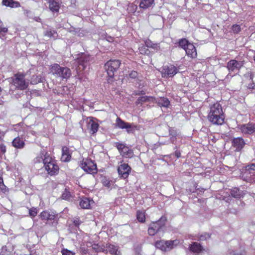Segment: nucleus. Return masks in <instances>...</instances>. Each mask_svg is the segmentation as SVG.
Returning <instances> with one entry per match:
<instances>
[{
	"label": "nucleus",
	"mask_w": 255,
	"mask_h": 255,
	"mask_svg": "<svg viewBox=\"0 0 255 255\" xmlns=\"http://www.w3.org/2000/svg\"><path fill=\"white\" fill-rule=\"evenodd\" d=\"M231 143L236 152L241 151L246 145L245 140L241 137L233 138L232 139Z\"/></svg>",
	"instance_id": "15"
},
{
	"label": "nucleus",
	"mask_w": 255,
	"mask_h": 255,
	"mask_svg": "<svg viewBox=\"0 0 255 255\" xmlns=\"http://www.w3.org/2000/svg\"><path fill=\"white\" fill-rule=\"evenodd\" d=\"M145 94V92L142 90V91H137L135 93V95H143Z\"/></svg>",
	"instance_id": "52"
},
{
	"label": "nucleus",
	"mask_w": 255,
	"mask_h": 255,
	"mask_svg": "<svg viewBox=\"0 0 255 255\" xmlns=\"http://www.w3.org/2000/svg\"><path fill=\"white\" fill-rule=\"evenodd\" d=\"M44 35L49 38L53 37L55 39L57 37L58 34L55 30L49 29L45 31Z\"/></svg>",
	"instance_id": "33"
},
{
	"label": "nucleus",
	"mask_w": 255,
	"mask_h": 255,
	"mask_svg": "<svg viewBox=\"0 0 255 255\" xmlns=\"http://www.w3.org/2000/svg\"><path fill=\"white\" fill-rule=\"evenodd\" d=\"M2 4L10 8H18L21 6L18 1H14L13 0H2Z\"/></svg>",
	"instance_id": "26"
},
{
	"label": "nucleus",
	"mask_w": 255,
	"mask_h": 255,
	"mask_svg": "<svg viewBox=\"0 0 255 255\" xmlns=\"http://www.w3.org/2000/svg\"><path fill=\"white\" fill-rule=\"evenodd\" d=\"M207 119L214 125L222 126L225 123V115L219 102L210 105Z\"/></svg>",
	"instance_id": "1"
},
{
	"label": "nucleus",
	"mask_w": 255,
	"mask_h": 255,
	"mask_svg": "<svg viewBox=\"0 0 255 255\" xmlns=\"http://www.w3.org/2000/svg\"><path fill=\"white\" fill-rule=\"evenodd\" d=\"M50 154L45 150H41L40 153L37 155V156L33 159V162L34 164L43 163L44 164V159L46 157V155H50Z\"/></svg>",
	"instance_id": "22"
},
{
	"label": "nucleus",
	"mask_w": 255,
	"mask_h": 255,
	"mask_svg": "<svg viewBox=\"0 0 255 255\" xmlns=\"http://www.w3.org/2000/svg\"><path fill=\"white\" fill-rule=\"evenodd\" d=\"M140 54L142 55H149L150 51L148 49V47L145 45H142L138 48Z\"/></svg>",
	"instance_id": "35"
},
{
	"label": "nucleus",
	"mask_w": 255,
	"mask_h": 255,
	"mask_svg": "<svg viewBox=\"0 0 255 255\" xmlns=\"http://www.w3.org/2000/svg\"><path fill=\"white\" fill-rule=\"evenodd\" d=\"M179 242V241L177 240L173 241L160 240L157 241L155 243V246L162 251H166L173 249L174 246L177 245Z\"/></svg>",
	"instance_id": "8"
},
{
	"label": "nucleus",
	"mask_w": 255,
	"mask_h": 255,
	"mask_svg": "<svg viewBox=\"0 0 255 255\" xmlns=\"http://www.w3.org/2000/svg\"><path fill=\"white\" fill-rule=\"evenodd\" d=\"M102 183L104 186L108 188H109L111 185L110 181L107 179H105V180H103Z\"/></svg>",
	"instance_id": "48"
},
{
	"label": "nucleus",
	"mask_w": 255,
	"mask_h": 255,
	"mask_svg": "<svg viewBox=\"0 0 255 255\" xmlns=\"http://www.w3.org/2000/svg\"><path fill=\"white\" fill-rule=\"evenodd\" d=\"M25 74L22 72H18L14 74L10 78V83L14 86L16 89L23 91L26 90L29 86L28 82L26 81Z\"/></svg>",
	"instance_id": "4"
},
{
	"label": "nucleus",
	"mask_w": 255,
	"mask_h": 255,
	"mask_svg": "<svg viewBox=\"0 0 255 255\" xmlns=\"http://www.w3.org/2000/svg\"><path fill=\"white\" fill-rule=\"evenodd\" d=\"M136 219L140 223H144L145 222V215L144 212L139 210L136 212Z\"/></svg>",
	"instance_id": "34"
},
{
	"label": "nucleus",
	"mask_w": 255,
	"mask_h": 255,
	"mask_svg": "<svg viewBox=\"0 0 255 255\" xmlns=\"http://www.w3.org/2000/svg\"><path fill=\"white\" fill-rule=\"evenodd\" d=\"M43 167L50 176H55L59 173V167L54 156L51 154L46 155L44 159Z\"/></svg>",
	"instance_id": "3"
},
{
	"label": "nucleus",
	"mask_w": 255,
	"mask_h": 255,
	"mask_svg": "<svg viewBox=\"0 0 255 255\" xmlns=\"http://www.w3.org/2000/svg\"><path fill=\"white\" fill-rule=\"evenodd\" d=\"M169 135L171 136V138L176 137L177 136V132L173 129H170L169 130Z\"/></svg>",
	"instance_id": "50"
},
{
	"label": "nucleus",
	"mask_w": 255,
	"mask_h": 255,
	"mask_svg": "<svg viewBox=\"0 0 255 255\" xmlns=\"http://www.w3.org/2000/svg\"><path fill=\"white\" fill-rule=\"evenodd\" d=\"M167 218L165 216H162L156 221L151 222L148 226L147 234L149 236H154L158 233L163 231L165 228Z\"/></svg>",
	"instance_id": "2"
},
{
	"label": "nucleus",
	"mask_w": 255,
	"mask_h": 255,
	"mask_svg": "<svg viewBox=\"0 0 255 255\" xmlns=\"http://www.w3.org/2000/svg\"><path fill=\"white\" fill-rule=\"evenodd\" d=\"M240 129L243 133L252 134L255 132V124L249 123L242 125L240 126Z\"/></svg>",
	"instance_id": "17"
},
{
	"label": "nucleus",
	"mask_w": 255,
	"mask_h": 255,
	"mask_svg": "<svg viewBox=\"0 0 255 255\" xmlns=\"http://www.w3.org/2000/svg\"><path fill=\"white\" fill-rule=\"evenodd\" d=\"M72 222L74 226L77 228H79L80 225L82 223L79 217H75V218L73 219Z\"/></svg>",
	"instance_id": "43"
},
{
	"label": "nucleus",
	"mask_w": 255,
	"mask_h": 255,
	"mask_svg": "<svg viewBox=\"0 0 255 255\" xmlns=\"http://www.w3.org/2000/svg\"><path fill=\"white\" fill-rule=\"evenodd\" d=\"M244 65L243 61H237L235 59L230 60L227 64V68L228 71L234 72L239 70Z\"/></svg>",
	"instance_id": "16"
},
{
	"label": "nucleus",
	"mask_w": 255,
	"mask_h": 255,
	"mask_svg": "<svg viewBox=\"0 0 255 255\" xmlns=\"http://www.w3.org/2000/svg\"><path fill=\"white\" fill-rule=\"evenodd\" d=\"M156 103L160 107H168L170 102L167 98L160 97L156 101Z\"/></svg>",
	"instance_id": "28"
},
{
	"label": "nucleus",
	"mask_w": 255,
	"mask_h": 255,
	"mask_svg": "<svg viewBox=\"0 0 255 255\" xmlns=\"http://www.w3.org/2000/svg\"><path fill=\"white\" fill-rule=\"evenodd\" d=\"M61 253L62 255H75L74 252L65 248L62 249Z\"/></svg>",
	"instance_id": "44"
},
{
	"label": "nucleus",
	"mask_w": 255,
	"mask_h": 255,
	"mask_svg": "<svg viewBox=\"0 0 255 255\" xmlns=\"http://www.w3.org/2000/svg\"><path fill=\"white\" fill-rule=\"evenodd\" d=\"M8 31V29L6 27L3 26L2 21L0 19V37L4 36L5 34Z\"/></svg>",
	"instance_id": "36"
},
{
	"label": "nucleus",
	"mask_w": 255,
	"mask_h": 255,
	"mask_svg": "<svg viewBox=\"0 0 255 255\" xmlns=\"http://www.w3.org/2000/svg\"><path fill=\"white\" fill-rule=\"evenodd\" d=\"M231 194H232V195L233 196L235 197H238V195H237L235 194V192H234V191H232Z\"/></svg>",
	"instance_id": "54"
},
{
	"label": "nucleus",
	"mask_w": 255,
	"mask_h": 255,
	"mask_svg": "<svg viewBox=\"0 0 255 255\" xmlns=\"http://www.w3.org/2000/svg\"><path fill=\"white\" fill-rule=\"evenodd\" d=\"M106 248L107 250H105V253L109 252L112 255H122V253L119 251V247L118 246L107 244Z\"/></svg>",
	"instance_id": "20"
},
{
	"label": "nucleus",
	"mask_w": 255,
	"mask_h": 255,
	"mask_svg": "<svg viewBox=\"0 0 255 255\" xmlns=\"http://www.w3.org/2000/svg\"><path fill=\"white\" fill-rule=\"evenodd\" d=\"M174 154H175V156L177 157V158H179L181 156V153L178 150H176L175 151V153H174Z\"/></svg>",
	"instance_id": "53"
},
{
	"label": "nucleus",
	"mask_w": 255,
	"mask_h": 255,
	"mask_svg": "<svg viewBox=\"0 0 255 255\" xmlns=\"http://www.w3.org/2000/svg\"><path fill=\"white\" fill-rule=\"evenodd\" d=\"M211 238V235L209 233H204L199 237V240L204 241Z\"/></svg>",
	"instance_id": "46"
},
{
	"label": "nucleus",
	"mask_w": 255,
	"mask_h": 255,
	"mask_svg": "<svg viewBox=\"0 0 255 255\" xmlns=\"http://www.w3.org/2000/svg\"><path fill=\"white\" fill-rule=\"evenodd\" d=\"M178 72L176 67L172 64L163 66L161 72L162 77H172Z\"/></svg>",
	"instance_id": "12"
},
{
	"label": "nucleus",
	"mask_w": 255,
	"mask_h": 255,
	"mask_svg": "<svg viewBox=\"0 0 255 255\" xmlns=\"http://www.w3.org/2000/svg\"><path fill=\"white\" fill-rule=\"evenodd\" d=\"M250 78L252 80V82L248 85V88L252 92H255V82L253 81L254 75L252 73L250 74Z\"/></svg>",
	"instance_id": "40"
},
{
	"label": "nucleus",
	"mask_w": 255,
	"mask_h": 255,
	"mask_svg": "<svg viewBox=\"0 0 255 255\" xmlns=\"http://www.w3.org/2000/svg\"><path fill=\"white\" fill-rule=\"evenodd\" d=\"M49 3V8L53 12H57L59 10L60 5L58 2L55 0H47Z\"/></svg>",
	"instance_id": "27"
},
{
	"label": "nucleus",
	"mask_w": 255,
	"mask_h": 255,
	"mask_svg": "<svg viewBox=\"0 0 255 255\" xmlns=\"http://www.w3.org/2000/svg\"><path fill=\"white\" fill-rule=\"evenodd\" d=\"M145 45L149 48L157 49L159 46L157 44L153 43L151 40H147L145 41Z\"/></svg>",
	"instance_id": "39"
},
{
	"label": "nucleus",
	"mask_w": 255,
	"mask_h": 255,
	"mask_svg": "<svg viewBox=\"0 0 255 255\" xmlns=\"http://www.w3.org/2000/svg\"><path fill=\"white\" fill-rule=\"evenodd\" d=\"M121 65V61L117 59H111L108 61L104 65V69L110 78H113L115 73L118 70Z\"/></svg>",
	"instance_id": "6"
},
{
	"label": "nucleus",
	"mask_w": 255,
	"mask_h": 255,
	"mask_svg": "<svg viewBox=\"0 0 255 255\" xmlns=\"http://www.w3.org/2000/svg\"><path fill=\"white\" fill-rule=\"evenodd\" d=\"M116 127L121 129H127L128 132L129 133L131 131L130 128L137 129V126L130 124L128 123L125 122L120 117H118L116 120Z\"/></svg>",
	"instance_id": "14"
},
{
	"label": "nucleus",
	"mask_w": 255,
	"mask_h": 255,
	"mask_svg": "<svg viewBox=\"0 0 255 255\" xmlns=\"http://www.w3.org/2000/svg\"><path fill=\"white\" fill-rule=\"evenodd\" d=\"M71 157L72 152L69 148L66 146H62L61 160L62 162H68L70 161Z\"/></svg>",
	"instance_id": "18"
},
{
	"label": "nucleus",
	"mask_w": 255,
	"mask_h": 255,
	"mask_svg": "<svg viewBox=\"0 0 255 255\" xmlns=\"http://www.w3.org/2000/svg\"><path fill=\"white\" fill-rule=\"evenodd\" d=\"M255 171V164L252 163L245 167V173H253L252 171Z\"/></svg>",
	"instance_id": "38"
},
{
	"label": "nucleus",
	"mask_w": 255,
	"mask_h": 255,
	"mask_svg": "<svg viewBox=\"0 0 255 255\" xmlns=\"http://www.w3.org/2000/svg\"><path fill=\"white\" fill-rule=\"evenodd\" d=\"M37 210L36 208L32 207L29 209V214L32 217H35L37 214Z\"/></svg>",
	"instance_id": "45"
},
{
	"label": "nucleus",
	"mask_w": 255,
	"mask_h": 255,
	"mask_svg": "<svg viewBox=\"0 0 255 255\" xmlns=\"http://www.w3.org/2000/svg\"><path fill=\"white\" fill-rule=\"evenodd\" d=\"M191 44V43L188 40L184 38L180 39L178 41L179 46L184 50L186 49V47H188L189 44Z\"/></svg>",
	"instance_id": "31"
},
{
	"label": "nucleus",
	"mask_w": 255,
	"mask_h": 255,
	"mask_svg": "<svg viewBox=\"0 0 255 255\" xmlns=\"http://www.w3.org/2000/svg\"><path fill=\"white\" fill-rule=\"evenodd\" d=\"M94 201L92 199L83 197L80 199L79 205L82 208L88 209L90 208L91 204Z\"/></svg>",
	"instance_id": "24"
},
{
	"label": "nucleus",
	"mask_w": 255,
	"mask_h": 255,
	"mask_svg": "<svg viewBox=\"0 0 255 255\" xmlns=\"http://www.w3.org/2000/svg\"><path fill=\"white\" fill-rule=\"evenodd\" d=\"M131 170V168L128 164L124 163L120 164L118 168L119 177L124 179H128Z\"/></svg>",
	"instance_id": "11"
},
{
	"label": "nucleus",
	"mask_w": 255,
	"mask_h": 255,
	"mask_svg": "<svg viewBox=\"0 0 255 255\" xmlns=\"http://www.w3.org/2000/svg\"><path fill=\"white\" fill-rule=\"evenodd\" d=\"M154 0H141L139 3L140 8L146 9L150 7L154 3Z\"/></svg>",
	"instance_id": "29"
},
{
	"label": "nucleus",
	"mask_w": 255,
	"mask_h": 255,
	"mask_svg": "<svg viewBox=\"0 0 255 255\" xmlns=\"http://www.w3.org/2000/svg\"><path fill=\"white\" fill-rule=\"evenodd\" d=\"M189 250L195 254H200L203 253L204 249L201 245L197 242L192 243L189 247Z\"/></svg>",
	"instance_id": "23"
},
{
	"label": "nucleus",
	"mask_w": 255,
	"mask_h": 255,
	"mask_svg": "<svg viewBox=\"0 0 255 255\" xmlns=\"http://www.w3.org/2000/svg\"><path fill=\"white\" fill-rule=\"evenodd\" d=\"M71 197L70 193L65 190L62 195V198L64 200H69Z\"/></svg>",
	"instance_id": "47"
},
{
	"label": "nucleus",
	"mask_w": 255,
	"mask_h": 255,
	"mask_svg": "<svg viewBox=\"0 0 255 255\" xmlns=\"http://www.w3.org/2000/svg\"><path fill=\"white\" fill-rule=\"evenodd\" d=\"M92 249L97 253H105V250L101 248L98 244H94L92 245Z\"/></svg>",
	"instance_id": "42"
},
{
	"label": "nucleus",
	"mask_w": 255,
	"mask_h": 255,
	"mask_svg": "<svg viewBox=\"0 0 255 255\" xmlns=\"http://www.w3.org/2000/svg\"><path fill=\"white\" fill-rule=\"evenodd\" d=\"M0 190L3 193L8 191V188L4 184L3 180L1 176H0Z\"/></svg>",
	"instance_id": "37"
},
{
	"label": "nucleus",
	"mask_w": 255,
	"mask_h": 255,
	"mask_svg": "<svg viewBox=\"0 0 255 255\" xmlns=\"http://www.w3.org/2000/svg\"><path fill=\"white\" fill-rule=\"evenodd\" d=\"M116 147L118 149L121 155L126 158H131L133 155V150L127 146L125 144L120 143H116Z\"/></svg>",
	"instance_id": "10"
},
{
	"label": "nucleus",
	"mask_w": 255,
	"mask_h": 255,
	"mask_svg": "<svg viewBox=\"0 0 255 255\" xmlns=\"http://www.w3.org/2000/svg\"><path fill=\"white\" fill-rule=\"evenodd\" d=\"M129 77L135 79L138 76V73L136 71H132L129 74Z\"/></svg>",
	"instance_id": "49"
},
{
	"label": "nucleus",
	"mask_w": 255,
	"mask_h": 255,
	"mask_svg": "<svg viewBox=\"0 0 255 255\" xmlns=\"http://www.w3.org/2000/svg\"><path fill=\"white\" fill-rule=\"evenodd\" d=\"M57 215L55 211L44 210L40 213L39 217L42 221L48 222L54 221Z\"/></svg>",
	"instance_id": "13"
},
{
	"label": "nucleus",
	"mask_w": 255,
	"mask_h": 255,
	"mask_svg": "<svg viewBox=\"0 0 255 255\" xmlns=\"http://www.w3.org/2000/svg\"><path fill=\"white\" fill-rule=\"evenodd\" d=\"M231 29L234 34H238L241 31V26L239 24H233L232 26Z\"/></svg>",
	"instance_id": "41"
},
{
	"label": "nucleus",
	"mask_w": 255,
	"mask_h": 255,
	"mask_svg": "<svg viewBox=\"0 0 255 255\" xmlns=\"http://www.w3.org/2000/svg\"><path fill=\"white\" fill-rule=\"evenodd\" d=\"M51 72L62 79H68L71 76V71L67 67H61L58 64H54L51 66Z\"/></svg>",
	"instance_id": "5"
},
{
	"label": "nucleus",
	"mask_w": 255,
	"mask_h": 255,
	"mask_svg": "<svg viewBox=\"0 0 255 255\" xmlns=\"http://www.w3.org/2000/svg\"><path fill=\"white\" fill-rule=\"evenodd\" d=\"M43 82V78L41 75H33L30 78V84L35 85Z\"/></svg>",
	"instance_id": "30"
},
{
	"label": "nucleus",
	"mask_w": 255,
	"mask_h": 255,
	"mask_svg": "<svg viewBox=\"0 0 255 255\" xmlns=\"http://www.w3.org/2000/svg\"><path fill=\"white\" fill-rule=\"evenodd\" d=\"M81 167L87 173L93 174L97 173V165L91 159L85 158L81 163Z\"/></svg>",
	"instance_id": "7"
},
{
	"label": "nucleus",
	"mask_w": 255,
	"mask_h": 255,
	"mask_svg": "<svg viewBox=\"0 0 255 255\" xmlns=\"http://www.w3.org/2000/svg\"><path fill=\"white\" fill-rule=\"evenodd\" d=\"M186 55L192 58L195 59L197 57V52L195 46L193 44H189L188 47L185 50Z\"/></svg>",
	"instance_id": "21"
},
{
	"label": "nucleus",
	"mask_w": 255,
	"mask_h": 255,
	"mask_svg": "<svg viewBox=\"0 0 255 255\" xmlns=\"http://www.w3.org/2000/svg\"><path fill=\"white\" fill-rule=\"evenodd\" d=\"M0 151L2 154H4L6 152V148L4 144H0Z\"/></svg>",
	"instance_id": "51"
},
{
	"label": "nucleus",
	"mask_w": 255,
	"mask_h": 255,
	"mask_svg": "<svg viewBox=\"0 0 255 255\" xmlns=\"http://www.w3.org/2000/svg\"><path fill=\"white\" fill-rule=\"evenodd\" d=\"M154 99H155V98L152 96H142V97H139L137 99L136 103L137 104H142V103H144V102H146L147 101H149L151 100H153Z\"/></svg>",
	"instance_id": "32"
},
{
	"label": "nucleus",
	"mask_w": 255,
	"mask_h": 255,
	"mask_svg": "<svg viewBox=\"0 0 255 255\" xmlns=\"http://www.w3.org/2000/svg\"><path fill=\"white\" fill-rule=\"evenodd\" d=\"M90 56L85 53H82L79 57L77 58L79 65L82 67V70L85 69L88 63L90 61Z\"/></svg>",
	"instance_id": "19"
},
{
	"label": "nucleus",
	"mask_w": 255,
	"mask_h": 255,
	"mask_svg": "<svg viewBox=\"0 0 255 255\" xmlns=\"http://www.w3.org/2000/svg\"><path fill=\"white\" fill-rule=\"evenodd\" d=\"M12 145L16 148L22 149L25 146L24 140L19 136H17L12 140Z\"/></svg>",
	"instance_id": "25"
},
{
	"label": "nucleus",
	"mask_w": 255,
	"mask_h": 255,
	"mask_svg": "<svg viewBox=\"0 0 255 255\" xmlns=\"http://www.w3.org/2000/svg\"><path fill=\"white\" fill-rule=\"evenodd\" d=\"M99 120L96 118L89 117L87 118V128L92 135H95L99 128Z\"/></svg>",
	"instance_id": "9"
}]
</instances>
